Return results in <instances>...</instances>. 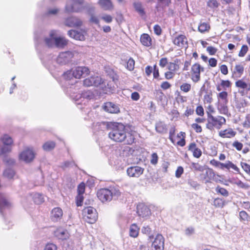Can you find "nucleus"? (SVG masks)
Listing matches in <instances>:
<instances>
[{"instance_id":"nucleus-1","label":"nucleus","mask_w":250,"mask_h":250,"mask_svg":"<svg viewBox=\"0 0 250 250\" xmlns=\"http://www.w3.org/2000/svg\"><path fill=\"white\" fill-rule=\"evenodd\" d=\"M110 131L108 136L110 139L118 143L124 142L125 144L131 145L135 142L134 132L128 130L121 123H113L109 125Z\"/></svg>"},{"instance_id":"nucleus-2","label":"nucleus","mask_w":250,"mask_h":250,"mask_svg":"<svg viewBox=\"0 0 250 250\" xmlns=\"http://www.w3.org/2000/svg\"><path fill=\"white\" fill-rule=\"evenodd\" d=\"M226 124V120L225 117L220 115L213 116L207 118V123L206 126L207 128L211 131L215 129L219 130Z\"/></svg>"},{"instance_id":"nucleus-3","label":"nucleus","mask_w":250,"mask_h":250,"mask_svg":"<svg viewBox=\"0 0 250 250\" xmlns=\"http://www.w3.org/2000/svg\"><path fill=\"white\" fill-rule=\"evenodd\" d=\"M186 134L185 132L180 131L175 135V128H171L169 132L168 138L174 145L183 147L186 145Z\"/></svg>"},{"instance_id":"nucleus-4","label":"nucleus","mask_w":250,"mask_h":250,"mask_svg":"<svg viewBox=\"0 0 250 250\" xmlns=\"http://www.w3.org/2000/svg\"><path fill=\"white\" fill-rule=\"evenodd\" d=\"M83 219L89 224L94 223L97 220V211L93 207L89 206L84 208L82 210Z\"/></svg>"},{"instance_id":"nucleus-5","label":"nucleus","mask_w":250,"mask_h":250,"mask_svg":"<svg viewBox=\"0 0 250 250\" xmlns=\"http://www.w3.org/2000/svg\"><path fill=\"white\" fill-rule=\"evenodd\" d=\"M204 71V67L199 63L195 62L193 64L190 70L191 80L194 83L199 82L201 80V73Z\"/></svg>"},{"instance_id":"nucleus-6","label":"nucleus","mask_w":250,"mask_h":250,"mask_svg":"<svg viewBox=\"0 0 250 250\" xmlns=\"http://www.w3.org/2000/svg\"><path fill=\"white\" fill-rule=\"evenodd\" d=\"M216 176L219 177V175L215 174L212 168L207 167L202 169L199 177L202 182L208 184L210 183L214 180Z\"/></svg>"},{"instance_id":"nucleus-7","label":"nucleus","mask_w":250,"mask_h":250,"mask_svg":"<svg viewBox=\"0 0 250 250\" xmlns=\"http://www.w3.org/2000/svg\"><path fill=\"white\" fill-rule=\"evenodd\" d=\"M35 157V153L33 149L30 147H26L21 151L19 156V160L26 163L31 162Z\"/></svg>"},{"instance_id":"nucleus-8","label":"nucleus","mask_w":250,"mask_h":250,"mask_svg":"<svg viewBox=\"0 0 250 250\" xmlns=\"http://www.w3.org/2000/svg\"><path fill=\"white\" fill-rule=\"evenodd\" d=\"M235 86L240 91L239 92L242 95H245L250 92V83L247 82L244 78L236 79Z\"/></svg>"},{"instance_id":"nucleus-9","label":"nucleus","mask_w":250,"mask_h":250,"mask_svg":"<svg viewBox=\"0 0 250 250\" xmlns=\"http://www.w3.org/2000/svg\"><path fill=\"white\" fill-rule=\"evenodd\" d=\"M98 199L103 203L110 201L113 197L112 192L108 188H103L99 189L97 192Z\"/></svg>"},{"instance_id":"nucleus-10","label":"nucleus","mask_w":250,"mask_h":250,"mask_svg":"<svg viewBox=\"0 0 250 250\" xmlns=\"http://www.w3.org/2000/svg\"><path fill=\"white\" fill-rule=\"evenodd\" d=\"M231 78L234 80L240 78L244 73L245 67L241 62L236 63L233 68H231Z\"/></svg>"},{"instance_id":"nucleus-11","label":"nucleus","mask_w":250,"mask_h":250,"mask_svg":"<svg viewBox=\"0 0 250 250\" xmlns=\"http://www.w3.org/2000/svg\"><path fill=\"white\" fill-rule=\"evenodd\" d=\"M90 73V70L86 66H77L73 69L72 75L76 79H81L82 77H85Z\"/></svg>"},{"instance_id":"nucleus-12","label":"nucleus","mask_w":250,"mask_h":250,"mask_svg":"<svg viewBox=\"0 0 250 250\" xmlns=\"http://www.w3.org/2000/svg\"><path fill=\"white\" fill-rule=\"evenodd\" d=\"M165 239L162 235H156L151 245L152 250H164Z\"/></svg>"},{"instance_id":"nucleus-13","label":"nucleus","mask_w":250,"mask_h":250,"mask_svg":"<svg viewBox=\"0 0 250 250\" xmlns=\"http://www.w3.org/2000/svg\"><path fill=\"white\" fill-rule=\"evenodd\" d=\"M72 5H67L65 7L66 10L68 12H78L82 8V5L84 0H71Z\"/></svg>"},{"instance_id":"nucleus-14","label":"nucleus","mask_w":250,"mask_h":250,"mask_svg":"<svg viewBox=\"0 0 250 250\" xmlns=\"http://www.w3.org/2000/svg\"><path fill=\"white\" fill-rule=\"evenodd\" d=\"M86 31L85 30L77 31L76 30H70L68 31V35L71 38L76 40L83 41L85 40V34Z\"/></svg>"},{"instance_id":"nucleus-15","label":"nucleus","mask_w":250,"mask_h":250,"mask_svg":"<svg viewBox=\"0 0 250 250\" xmlns=\"http://www.w3.org/2000/svg\"><path fill=\"white\" fill-rule=\"evenodd\" d=\"M144 169L139 166H132L127 168L126 172L130 177L138 178L144 172Z\"/></svg>"},{"instance_id":"nucleus-16","label":"nucleus","mask_w":250,"mask_h":250,"mask_svg":"<svg viewBox=\"0 0 250 250\" xmlns=\"http://www.w3.org/2000/svg\"><path fill=\"white\" fill-rule=\"evenodd\" d=\"M63 211L60 207L53 208L50 213V219L53 222L60 221L63 216Z\"/></svg>"},{"instance_id":"nucleus-17","label":"nucleus","mask_w":250,"mask_h":250,"mask_svg":"<svg viewBox=\"0 0 250 250\" xmlns=\"http://www.w3.org/2000/svg\"><path fill=\"white\" fill-rule=\"evenodd\" d=\"M172 42L174 45L181 48L187 47L188 43L187 38L184 35H179L175 37Z\"/></svg>"},{"instance_id":"nucleus-18","label":"nucleus","mask_w":250,"mask_h":250,"mask_svg":"<svg viewBox=\"0 0 250 250\" xmlns=\"http://www.w3.org/2000/svg\"><path fill=\"white\" fill-rule=\"evenodd\" d=\"M65 24L68 27H79L82 25L83 21L77 17H70L65 20Z\"/></svg>"},{"instance_id":"nucleus-19","label":"nucleus","mask_w":250,"mask_h":250,"mask_svg":"<svg viewBox=\"0 0 250 250\" xmlns=\"http://www.w3.org/2000/svg\"><path fill=\"white\" fill-rule=\"evenodd\" d=\"M137 212L139 216L143 218L148 217L151 214L150 209L143 204L137 206Z\"/></svg>"},{"instance_id":"nucleus-20","label":"nucleus","mask_w":250,"mask_h":250,"mask_svg":"<svg viewBox=\"0 0 250 250\" xmlns=\"http://www.w3.org/2000/svg\"><path fill=\"white\" fill-rule=\"evenodd\" d=\"M103 109L108 113L117 114L120 112V108L118 105L112 102H106L103 106Z\"/></svg>"},{"instance_id":"nucleus-21","label":"nucleus","mask_w":250,"mask_h":250,"mask_svg":"<svg viewBox=\"0 0 250 250\" xmlns=\"http://www.w3.org/2000/svg\"><path fill=\"white\" fill-rule=\"evenodd\" d=\"M229 101H217L216 107L219 113L227 115L229 113Z\"/></svg>"},{"instance_id":"nucleus-22","label":"nucleus","mask_w":250,"mask_h":250,"mask_svg":"<svg viewBox=\"0 0 250 250\" xmlns=\"http://www.w3.org/2000/svg\"><path fill=\"white\" fill-rule=\"evenodd\" d=\"M188 149L192 153L193 157L196 158H199L202 156V152L201 149L197 146V144L194 142L188 145Z\"/></svg>"},{"instance_id":"nucleus-23","label":"nucleus","mask_w":250,"mask_h":250,"mask_svg":"<svg viewBox=\"0 0 250 250\" xmlns=\"http://www.w3.org/2000/svg\"><path fill=\"white\" fill-rule=\"evenodd\" d=\"M236 134V132L231 128H228L219 131V136L222 138H232Z\"/></svg>"},{"instance_id":"nucleus-24","label":"nucleus","mask_w":250,"mask_h":250,"mask_svg":"<svg viewBox=\"0 0 250 250\" xmlns=\"http://www.w3.org/2000/svg\"><path fill=\"white\" fill-rule=\"evenodd\" d=\"M232 86V83L229 80H220V83L216 85V90L218 91H226L228 89H230Z\"/></svg>"},{"instance_id":"nucleus-25","label":"nucleus","mask_w":250,"mask_h":250,"mask_svg":"<svg viewBox=\"0 0 250 250\" xmlns=\"http://www.w3.org/2000/svg\"><path fill=\"white\" fill-rule=\"evenodd\" d=\"M140 42L144 46L146 47H149L152 45V39L146 33H143L141 35Z\"/></svg>"},{"instance_id":"nucleus-26","label":"nucleus","mask_w":250,"mask_h":250,"mask_svg":"<svg viewBox=\"0 0 250 250\" xmlns=\"http://www.w3.org/2000/svg\"><path fill=\"white\" fill-rule=\"evenodd\" d=\"M180 60L176 59L173 62L168 63L167 69L176 73L180 69Z\"/></svg>"},{"instance_id":"nucleus-27","label":"nucleus","mask_w":250,"mask_h":250,"mask_svg":"<svg viewBox=\"0 0 250 250\" xmlns=\"http://www.w3.org/2000/svg\"><path fill=\"white\" fill-rule=\"evenodd\" d=\"M11 207V203L5 198H0V212L3 214V210L6 208H9Z\"/></svg>"},{"instance_id":"nucleus-28","label":"nucleus","mask_w":250,"mask_h":250,"mask_svg":"<svg viewBox=\"0 0 250 250\" xmlns=\"http://www.w3.org/2000/svg\"><path fill=\"white\" fill-rule=\"evenodd\" d=\"M210 28V25L208 22L200 21L198 27V30L201 33H205L208 32Z\"/></svg>"},{"instance_id":"nucleus-29","label":"nucleus","mask_w":250,"mask_h":250,"mask_svg":"<svg viewBox=\"0 0 250 250\" xmlns=\"http://www.w3.org/2000/svg\"><path fill=\"white\" fill-rule=\"evenodd\" d=\"M98 3L105 10H111L113 8V5L110 0H99Z\"/></svg>"},{"instance_id":"nucleus-30","label":"nucleus","mask_w":250,"mask_h":250,"mask_svg":"<svg viewBox=\"0 0 250 250\" xmlns=\"http://www.w3.org/2000/svg\"><path fill=\"white\" fill-rule=\"evenodd\" d=\"M68 41L63 37L54 38V42L57 47L63 48L68 43Z\"/></svg>"},{"instance_id":"nucleus-31","label":"nucleus","mask_w":250,"mask_h":250,"mask_svg":"<svg viewBox=\"0 0 250 250\" xmlns=\"http://www.w3.org/2000/svg\"><path fill=\"white\" fill-rule=\"evenodd\" d=\"M226 168L229 170L230 168L233 169L238 173H240V169L232 162L228 161L226 163H223L222 169Z\"/></svg>"},{"instance_id":"nucleus-32","label":"nucleus","mask_w":250,"mask_h":250,"mask_svg":"<svg viewBox=\"0 0 250 250\" xmlns=\"http://www.w3.org/2000/svg\"><path fill=\"white\" fill-rule=\"evenodd\" d=\"M140 228L136 224H132L129 228V235L130 236L136 238L139 235Z\"/></svg>"},{"instance_id":"nucleus-33","label":"nucleus","mask_w":250,"mask_h":250,"mask_svg":"<svg viewBox=\"0 0 250 250\" xmlns=\"http://www.w3.org/2000/svg\"><path fill=\"white\" fill-rule=\"evenodd\" d=\"M239 217L240 221L244 224H247L250 221V215L246 211H240L239 213Z\"/></svg>"},{"instance_id":"nucleus-34","label":"nucleus","mask_w":250,"mask_h":250,"mask_svg":"<svg viewBox=\"0 0 250 250\" xmlns=\"http://www.w3.org/2000/svg\"><path fill=\"white\" fill-rule=\"evenodd\" d=\"M234 103L235 106L237 109H241L246 105L245 100L243 98L235 97L234 98Z\"/></svg>"},{"instance_id":"nucleus-35","label":"nucleus","mask_w":250,"mask_h":250,"mask_svg":"<svg viewBox=\"0 0 250 250\" xmlns=\"http://www.w3.org/2000/svg\"><path fill=\"white\" fill-rule=\"evenodd\" d=\"M56 236L61 239H65L68 237V232L66 230L59 228L55 231Z\"/></svg>"},{"instance_id":"nucleus-36","label":"nucleus","mask_w":250,"mask_h":250,"mask_svg":"<svg viewBox=\"0 0 250 250\" xmlns=\"http://www.w3.org/2000/svg\"><path fill=\"white\" fill-rule=\"evenodd\" d=\"M16 172L15 170L11 168H6L3 172V176L8 179H12L15 176Z\"/></svg>"},{"instance_id":"nucleus-37","label":"nucleus","mask_w":250,"mask_h":250,"mask_svg":"<svg viewBox=\"0 0 250 250\" xmlns=\"http://www.w3.org/2000/svg\"><path fill=\"white\" fill-rule=\"evenodd\" d=\"M219 92L217 94V101H229L228 93L226 91Z\"/></svg>"},{"instance_id":"nucleus-38","label":"nucleus","mask_w":250,"mask_h":250,"mask_svg":"<svg viewBox=\"0 0 250 250\" xmlns=\"http://www.w3.org/2000/svg\"><path fill=\"white\" fill-rule=\"evenodd\" d=\"M56 146V144L53 141H48L45 143L42 147L45 151H50L54 148Z\"/></svg>"},{"instance_id":"nucleus-39","label":"nucleus","mask_w":250,"mask_h":250,"mask_svg":"<svg viewBox=\"0 0 250 250\" xmlns=\"http://www.w3.org/2000/svg\"><path fill=\"white\" fill-rule=\"evenodd\" d=\"M215 191L217 193L219 194L224 197H228L229 195V191L225 188L217 186L215 188Z\"/></svg>"},{"instance_id":"nucleus-40","label":"nucleus","mask_w":250,"mask_h":250,"mask_svg":"<svg viewBox=\"0 0 250 250\" xmlns=\"http://www.w3.org/2000/svg\"><path fill=\"white\" fill-rule=\"evenodd\" d=\"M34 202L36 204H41L44 202L43 196L39 193H35L33 196Z\"/></svg>"},{"instance_id":"nucleus-41","label":"nucleus","mask_w":250,"mask_h":250,"mask_svg":"<svg viewBox=\"0 0 250 250\" xmlns=\"http://www.w3.org/2000/svg\"><path fill=\"white\" fill-rule=\"evenodd\" d=\"M156 129L160 133H166L167 132L166 125L163 122L158 123L156 126Z\"/></svg>"},{"instance_id":"nucleus-42","label":"nucleus","mask_w":250,"mask_h":250,"mask_svg":"<svg viewBox=\"0 0 250 250\" xmlns=\"http://www.w3.org/2000/svg\"><path fill=\"white\" fill-rule=\"evenodd\" d=\"M249 51V47L246 44L242 45L240 51L238 52V56L240 58H243L245 56Z\"/></svg>"},{"instance_id":"nucleus-43","label":"nucleus","mask_w":250,"mask_h":250,"mask_svg":"<svg viewBox=\"0 0 250 250\" xmlns=\"http://www.w3.org/2000/svg\"><path fill=\"white\" fill-rule=\"evenodd\" d=\"M92 82L93 86H98L100 85L101 84H103L104 82V81L103 80V79L99 76H92Z\"/></svg>"},{"instance_id":"nucleus-44","label":"nucleus","mask_w":250,"mask_h":250,"mask_svg":"<svg viewBox=\"0 0 250 250\" xmlns=\"http://www.w3.org/2000/svg\"><path fill=\"white\" fill-rule=\"evenodd\" d=\"M213 204L216 208H222L225 205V202L221 198H216L214 200Z\"/></svg>"},{"instance_id":"nucleus-45","label":"nucleus","mask_w":250,"mask_h":250,"mask_svg":"<svg viewBox=\"0 0 250 250\" xmlns=\"http://www.w3.org/2000/svg\"><path fill=\"white\" fill-rule=\"evenodd\" d=\"M203 102L205 104H211L213 102L212 94L211 92L207 93L204 96Z\"/></svg>"},{"instance_id":"nucleus-46","label":"nucleus","mask_w":250,"mask_h":250,"mask_svg":"<svg viewBox=\"0 0 250 250\" xmlns=\"http://www.w3.org/2000/svg\"><path fill=\"white\" fill-rule=\"evenodd\" d=\"M180 88L182 92L188 93L191 90V85L190 83H184L180 85Z\"/></svg>"},{"instance_id":"nucleus-47","label":"nucleus","mask_w":250,"mask_h":250,"mask_svg":"<svg viewBox=\"0 0 250 250\" xmlns=\"http://www.w3.org/2000/svg\"><path fill=\"white\" fill-rule=\"evenodd\" d=\"M1 141L3 144L6 146H10L13 144V140L12 138L7 134L3 135L1 138Z\"/></svg>"},{"instance_id":"nucleus-48","label":"nucleus","mask_w":250,"mask_h":250,"mask_svg":"<svg viewBox=\"0 0 250 250\" xmlns=\"http://www.w3.org/2000/svg\"><path fill=\"white\" fill-rule=\"evenodd\" d=\"M134 7L136 11H137L140 15H144L145 14L144 8L142 7V4L140 2H135L134 3Z\"/></svg>"},{"instance_id":"nucleus-49","label":"nucleus","mask_w":250,"mask_h":250,"mask_svg":"<svg viewBox=\"0 0 250 250\" xmlns=\"http://www.w3.org/2000/svg\"><path fill=\"white\" fill-rule=\"evenodd\" d=\"M135 61L132 58H130L126 62V68L129 71H132L134 69Z\"/></svg>"},{"instance_id":"nucleus-50","label":"nucleus","mask_w":250,"mask_h":250,"mask_svg":"<svg viewBox=\"0 0 250 250\" xmlns=\"http://www.w3.org/2000/svg\"><path fill=\"white\" fill-rule=\"evenodd\" d=\"M240 166L243 170L250 176V165L246 162H241Z\"/></svg>"},{"instance_id":"nucleus-51","label":"nucleus","mask_w":250,"mask_h":250,"mask_svg":"<svg viewBox=\"0 0 250 250\" xmlns=\"http://www.w3.org/2000/svg\"><path fill=\"white\" fill-rule=\"evenodd\" d=\"M215 112V109L213 105L211 104H208V107H207V118L210 117L211 116H213V114Z\"/></svg>"},{"instance_id":"nucleus-52","label":"nucleus","mask_w":250,"mask_h":250,"mask_svg":"<svg viewBox=\"0 0 250 250\" xmlns=\"http://www.w3.org/2000/svg\"><path fill=\"white\" fill-rule=\"evenodd\" d=\"M219 5V3L216 0H209L207 2V6L210 8H216Z\"/></svg>"},{"instance_id":"nucleus-53","label":"nucleus","mask_w":250,"mask_h":250,"mask_svg":"<svg viewBox=\"0 0 250 250\" xmlns=\"http://www.w3.org/2000/svg\"><path fill=\"white\" fill-rule=\"evenodd\" d=\"M85 185L84 182H81L77 188L78 194L83 195L85 192Z\"/></svg>"},{"instance_id":"nucleus-54","label":"nucleus","mask_w":250,"mask_h":250,"mask_svg":"<svg viewBox=\"0 0 250 250\" xmlns=\"http://www.w3.org/2000/svg\"><path fill=\"white\" fill-rule=\"evenodd\" d=\"M73 73V69L68 70L66 72H64L62 76L63 78L66 80H69L74 78V77L72 75Z\"/></svg>"},{"instance_id":"nucleus-55","label":"nucleus","mask_w":250,"mask_h":250,"mask_svg":"<svg viewBox=\"0 0 250 250\" xmlns=\"http://www.w3.org/2000/svg\"><path fill=\"white\" fill-rule=\"evenodd\" d=\"M232 146L234 147L237 150L241 151L243 147V145L238 141H235L233 142Z\"/></svg>"},{"instance_id":"nucleus-56","label":"nucleus","mask_w":250,"mask_h":250,"mask_svg":"<svg viewBox=\"0 0 250 250\" xmlns=\"http://www.w3.org/2000/svg\"><path fill=\"white\" fill-rule=\"evenodd\" d=\"M108 75L113 81H117L118 80L119 77L118 75L113 69H109L108 70Z\"/></svg>"},{"instance_id":"nucleus-57","label":"nucleus","mask_w":250,"mask_h":250,"mask_svg":"<svg viewBox=\"0 0 250 250\" xmlns=\"http://www.w3.org/2000/svg\"><path fill=\"white\" fill-rule=\"evenodd\" d=\"M196 114L200 116L204 117L205 115L204 109L201 105H198L195 109Z\"/></svg>"},{"instance_id":"nucleus-58","label":"nucleus","mask_w":250,"mask_h":250,"mask_svg":"<svg viewBox=\"0 0 250 250\" xmlns=\"http://www.w3.org/2000/svg\"><path fill=\"white\" fill-rule=\"evenodd\" d=\"M83 195L77 194L76 197V203L77 207L82 206L83 201Z\"/></svg>"},{"instance_id":"nucleus-59","label":"nucleus","mask_w":250,"mask_h":250,"mask_svg":"<svg viewBox=\"0 0 250 250\" xmlns=\"http://www.w3.org/2000/svg\"><path fill=\"white\" fill-rule=\"evenodd\" d=\"M158 156L155 152L153 153L151 155L150 163L152 165H156L158 163Z\"/></svg>"},{"instance_id":"nucleus-60","label":"nucleus","mask_w":250,"mask_h":250,"mask_svg":"<svg viewBox=\"0 0 250 250\" xmlns=\"http://www.w3.org/2000/svg\"><path fill=\"white\" fill-rule=\"evenodd\" d=\"M92 78L91 76L89 78H86L83 81V84L84 86L86 87H90L91 86H93V82H92Z\"/></svg>"},{"instance_id":"nucleus-61","label":"nucleus","mask_w":250,"mask_h":250,"mask_svg":"<svg viewBox=\"0 0 250 250\" xmlns=\"http://www.w3.org/2000/svg\"><path fill=\"white\" fill-rule=\"evenodd\" d=\"M209 164L214 167H219L221 169L222 168L223 163H221L215 159L211 160L209 162Z\"/></svg>"},{"instance_id":"nucleus-62","label":"nucleus","mask_w":250,"mask_h":250,"mask_svg":"<svg viewBox=\"0 0 250 250\" xmlns=\"http://www.w3.org/2000/svg\"><path fill=\"white\" fill-rule=\"evenodd\" d=\"M217 51V48L212 46H209L207 47V51L210 55H215Z\"/></svg>"},{"instance_id":"nucleus-63","label":"nucleus","mask_w":250,"mask_h":250,"mask_svg":"<svg viewBox=\"0 0 250 250\" xmlns=\"http://www.w3.org/2000/svg\"><path fill=\"white\" fill-rule=\"evenodd\" d=\"M219 70L221 73L224 75H227L229 73L228 68L226 64H221L219 66Z\"/></svg>"},{"instance_id":"nucleus-64","label":"nucleus","mask_w":250,"mask_h":250,"mask_svg":"<svg viewBox=\"0 0 250 250\" xmlns=\"http://www.w3.org/2000/svg\"><path fill=\"white\" fill-rule=\"evenodd\" d=\"M44 250H58L56 245L53 243H48L46 245Z\"/></svg>"}]
</instances>
